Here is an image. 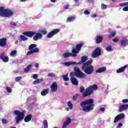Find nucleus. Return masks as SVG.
<instances>
[{
  "mask_svg": "<svg viewBox=\"0 0 128 128\" xmlns=\"http://www.w3.org/2000/svg\"><path fill=\"white\" fill-rule=\"evenodd\" d=\"M94 100L92 98L86 100L80 103V106H82V110L86 112H88L92 110L94 108Z\"/></svg>",
  "mask_w": 128,
  "mask_h": 128,
  "instance_id": "1",
  "label": "nucleus"
},
{
  "mask_svg": "<svg viewBox=\"0 0 128 128\" xmlns=\"http://www.w3.org/2000/svg\"><path fill=\"white\" fill-rule=\"evenodd\" d=\"M24 36H28V38H32L33 40L35 42L38 40H42V34L40 32H36L32 31H26L22 32Z\"/></svg>",
  "mask_w": 128,
  "mask_h": 128,
  "instance_id": "2",
  "label": "nucleus"
},
{
  "mask_svg": "<svg viewBox=\"0 0 128 128\" xmlns=\"http://www.w3.org/2000/svg\"><path fill=\"white\" fill-rule=\"evenodd\" d=\"M92 63V60H90L84 63L82 68L86 74H92L94 72V66L90 65Z\"/></svg>",
  "mask_w": 128,
  "mask_h": 128,
  "instance_id": "3",
  "label": "nucleus"
},
{
  "mask_svg": "<svg viewBox=\"0 0 128 128\" xmlns=\"http://www.w3.org/2000/svg\"><path fill=\"white\" fill-rule=\"evenodd\" d=\"M74 72H70V76H76L77 78H86V74L82 72L78 67L74 68Z\"/></svg>",
  "mask_w": 128,
  "mask_h": 128,
  "instance_id": "4",
  "label": "nucleus"
},
{
  "mask_svg": "<svg viewBox=\"0 0 128 128\" xmlns=\"http://www.w3.org/2000/svg\"><path fill=\"white\" fill-rule=\"evenodd\" d=\"M14 16V12L10 9H5L4 7H0V16L2 18H10Z\"/></svg>",
  "mask_w": 128,
  "mask_h": 128,
  "instance_id": "5",
  "label": "nucleus"
},
{
  "mask_svg": "<svg viewBox=\"0 0 128 128\" xmlns=\"http://www.w3.org/2000/svg\"><path fill=\"white\" fill-rule=\"evenodd\" d=\"M14 114L16 116L15 118L16 124H18L24 118V114H26V110H23L22 112L15 110L14 111Z\"/></svg>",
  "mask_w": 128,
  "mask_h": 128,
  "instance_id": "6",
  "label": "nucleus"
},
{
  "mask_svg": "<svg viewBox=\"0 0 128 128\" xmlns=\"http://www.w3.org/2000/svg\"><path fill=\"white\" fill-rule=\"evenodd\" d=\"M96 90H98V86H90L86 88V91L83 92L82 96L84 98H86V96H90L94 94V91Z\"/></svg>",
  "mask_w": 128,
  "mask_h": 128,
  "instance_id": "7",
  "label": "nucleus"
},
{
  "mask_svg": "<svg viewBox=\"0 0 128 128\" xmlns=\"http://www.w3.org/2000/svg\"><path fill=\"white\" fill-rule=\"evenodd\" d=\"M84 44V43L76 44V48L72 49V54H78Z\"/></svg>",
  "mask_w": 128,
  "mask_h": 128,
  "instance_id": "8",
  "label": "nucleus"
},
{
  "mask_svg": "<svg viewBox=\"0 0 128 128\" xmlns=\"http://www.w3.org/2000/svg\"><path fill=\"white\" fill-rule=\"evenodd\" d=\"M102 54V49L97 48L92 53V58H98Z\"/></svg>",
  "mask_w": 128,
  "mask_h": 128,
  "instance_id": "9",
  "label": "nucleus"
},
{
  "mask_svg": "<svg viewBox=\"0 0 128 128\" xmlns=\"http://www.w3.org/2000/svg\"><path fill=\"white\" fill-rule=\"evenodd\" d=\"M58 32H60V29L56 28L54 29L52 31L50 32L46 36L47 38H52L54 36L55 34H58Z\"/></svg>",
  "mask_w": 128,
  "mask_h": 128,
  "instance_id": "10",
  "label": "nucleus"
},
{
  "mask_svg": "<svg viewBox=\"0 0 128 128\" xmlns=\"http://www.w3.org/2000/svg\"><path fill=\"white\" fill-rule=\"evenodd\" d=\"M124 114L120 113L114 118V123L116 124L118 120H124Z\"/></svg>",
  "mask_w": 128,
  "mask_h": 128,
  "instance_id": "11",
  "label": "nucleus"
},
{
  "mask_svg": "<svg viewBox=\"0 0 128 128\" xmlns=\"http://www.w3.org/2000/svg\"><path fill=\"white\" fill-rule=\"evenodd\" d=\"M128 109V104H122L118 107L119 112H124Z\"/></svg>",
  "mask_w": 128,
  "mask_h": 128,
  "instance_id": "12",
  "label": "nucleus"
},
{
  "mask_svg": "<svg viewBox=\"0 0 128 128\" xmlns=\"http://www.w3.org/2000/svg\"><path fill=\"white\" fill-rule=\"evenodd\" d=\"M0 58L4 62H8L9 60L8 56H6L4 52L0 54Z\"/></svg>",
  "mask_w": 128,
  "mask_h": 128,
  "instance_id": "13",
  "label": "nucleus"
},
{
  "mask_svg": "<svg viewBox=\"0 0 128 128\" xmlns=\"http://www.w3.org/2000/svg\"><path fill=\"white\" fill-rule=\"evenodd\" d=\"M50 88L51 92H54L58 90V84H56V82H53L50 86Z\"/></svg>",
  "mask_w": 128,
  "mask_h": 128,
  "instance_id": "14",
  "label": "nucleus"
},
{
  "mask_svg": "<svg viewBox=\"0 0 128 128\" xmlns=\"http://www.w3.org/2000/svg\"><path fill=\"white\" fill-rule=\"evenodd\" d=\"M104 40V36H96V44H102Z\"/></svg>",
  "mask_w": 128,
  "mask_h": 128,
  "instance_id": "15",
  "label": "nucleus"
},
{
  "mask_svg": "<svg viewBox=\"0 0 128 128\" xmlns=\"http://www.w3.org/2000/svg\"><path fill=\"white\" fill-rule=\"evenodd\" d=\"M6 38H2L0 39V46L4 48L6 46Z\"/></svg>",
  "mask_w": 128,
  "mask_h": 128,
  "instance_id": "16",
  "label": "nucleus"
},
{
  "mask_svg": "<svg viewBox=\"0 0 128 128\" xmlns=\"http://www.w3.org/2000/svg\"><path fill=\"white\" fill-rule=\"evenodd\" d=\"M40 52V49L38 48H35L33 50H30L27 54L26 56H29L30 54H34L36 52Z\"/></svg>",
  "mask_w": 128,
  "mask_h": 128,
  "instance_id": "17",
  "label": "nucleus"
},
{
  "mask_svg": "<svg viewBox=\"0 0 128 128\" xmlns=\"http://www.w3.org/2000/svg\"><path fill=\"white\" fill-rule=\"evenodd\" d=\"M70 122H72V119H70V118H67L66 120L64 122L62 128H66Z\"/></svg>",
  "mask_w": 128,
  "mask_h": 128,
  "instance_id": "18",
  "label": "nucleus"
},
{
  "mask_svg": "<svg viewBox=\"0 0 128 128\" xmlns=\"http://www.w3.org/2000/svg\"><path fill=\"white\" fill-rule=\"evenodd\" d=\"M106 70V66H103L100 68H99L96 71V74H102V72H104Z\"/></svg>",
  "mask_w": 128,
  "mask_h": 128,
  "instance_id": "19",
  "label": "nucleus"
},
{
  "mask_svg": "<svg viewBox=\"0 0 128 128\" xmlns=\"http://www.w3.org/2000/svg\"><path fill=\"white\" fill-rule=\"evenodd\" d=\"M128 44V40L126 38H124L120 40V46H126Z\"/></svg>",
  "mask_w": 128,
  "mask_h": 128,
  "instance_id": "20",
  "label": "nucleus"
},
{
  "mask_svg": "<svg viewBox=\"0 0 128 128\" xmlns=\"http://www.w3.org/2000/svg\"><path fill=\"white\" fill-rule=\"evenodd\" d=\"M32 115L31 114L27 115L24 118V122H28L32 120Z\"/></svg>",
  "mask_w": 128,
  "mask_h": 128,
  "instance_id": "21",
  "label": "nucleus"
},
{
  "mask_svg": "<svg viewBox=\"0 0 128 128\" xmlns=\"http://www.w3.org/2000/svg\"><path fill=\"white\" fill-rule=\"evenodd\" d=\"M127 68H128V65H125L122 68L118 69L116 70V72L118 74H120V72H124V70H126Z\"/></svg>",
  "mask_w": 128,
  "mask_h": 128,
  "instance_id": "22",
  "label": "nucleus"
},
{
  "mask_svg": "<svg viewBox=\"0 0 128 128\" xmlns=\"http://www.w3.org/2000/svg\"><path fill=\"white\" fill-rule=\"evenodd\" d=\"M71 82H72V84L74 86H78V80L74 78H70Z\"/></svg>",
  "mask_w": 128,
  "mask_h": 128,
  "instance_id": "23",
  "label": "nucleus"
},
{
  "mask_svg": "<svg viewBox=\"0 0 128 128\" xmlns=\"http://www.w3.org/2000/svg\"><path fill=\"white\" fill-rule=\"evenodd\" d=\"M42 82H44V78H38L34 82L33 84H41Z\"/></svg>",
  "mask_w": 128,
  "mask_h": 128,
  "instance_id": "24",
  "label": "nucleus"
},
{
  "mask_svg": "<svg viewBox=\"0 0 128 128\" xmlns=\"http://www.w3.org/2000/svg\"><path fill=\"white\" fill-rule=\"evenodd\" d=\"M48 90H49L48 88L44 90L41 92V95L42 96H46V94H48Z\"/></svg>",
  "mask_w": 128,
  "mask_h": 128,
  "instance_id": "25",
  "label": "nucleus"
},
{
  "mask_svg": "<svg viewBox=\"0 0 128 128\" xmlns=\"http://www.w3.org/2000/svg\"><path fill=\"white\" fill-rule=\"evenodd\" d=\"M74 20H76L75 16H69V17H68V18L66 20V22H74Z\"/></svg>",
  "mask_w": 128,
  "mask_h": 128,
  "instance_id": "26",
  "label": "nucleus"
},
{
  "mask_svg": "<svg viewBox=\"0 0 128 128\" xmlns=\"http://www.w3.org/2000/svg\"><path fill=\"white\" fill-rule=\"evenodd\" d=\"M64 64L66 66H74V64H76V62H65Z\"/></svg>",
  "mask_w": 128,
  "mask_h": 128,
  "instance_id": "27",
  "label": "nucleus"
},
{
  "mask_svg": "<svg viewBox=\"0 0 128 128\" xmlns=\"http://www.w3.org/2000/svg\"><path fill=\"white\" fill-rule=\"evenodd\" d=\"M37 45L36 44H31L29 47V50H34V48H36Z\"/></svg>",
  "mask_w": 128,
  "mask_h": 128,
  "instance_id": "28",
  "label": "nucleus"
},
{
  "mask_svg": "<svg viewBox=\"0 0 128 128\" xmlns=\"http://www.w3.org/2000/svg\"><path fill=\"white\" fill-rule=\"evenodd\" d=\"M20 40H22L23 42H26V40H28V38L24 34L20 36Z\"/></svg>",
  "mask_w": 128,
  "mask_h": 128,
  "instance_id": "29",
  "label": "nucleus"
},
{
  "mask_svg": "<svg viewBox=\"0 0 128 128\" xmlns=\"http://www.w3.org/2000/svg\"><path fill=\"white\" fill-rule=\"evenodd\" d=\"M30 68H32V64L28 65V66L24 68V72H28L30 70Z\"/></svg>",
  "mask_w": 128,
  "mask_h": 128,
  "instance_id": "30",
  "label": "nucleus"
},
{
  "mask_svg": "<svg viewBox=\"0 0 128 128\" xmlns=\"http://www.w3.org/2000/svg\"><path fill=\"white\" fill-rule=\"evenodd\" d=\"M81 60H82V64H84V63L86 62V60H88V57L86 56H82L81 58Z\"/></svg>",
  "mask_w": 128,
  "mask_h": 128,
  "instance_id": "31",
  "label": "nucleus"
},
{
  "mask_svg": "<svg viewBox=\"0 0 128 128\" xmlns=\"http://www.w3.org/2000/svg\"><path fill=\"white\" fill-rule=\"evenodd\" d=\"M43 124L44 126V128H48V120H44Z\"/></svg>",
  "mask_w": 128,
  "mask_h": 128,
  "instance_id": "32",
  "label": "nucleus"
},
{
  "mask_svg": "<svg viewBox=\"0 0 128 128\" xmlns=\"http://www.w3.org/2000/svg\"><path fill=\"white\" fill-rule=\"evenodd\" d=\"M62 78L64 82H68V80H70V78H68V75H63Z\"/></svg>",
  "mask_w": 128,
  "mask_h": 128,
  "instance_id": "33",
  "label": "nucleus"
},
{
  "mask_svg": "<svg viewBox=\"0 0 128 128\" xmlns=\"http://www.w3.org/2000/svg\"><path fill=\"white\" fill-rule=\"evenodd\" d=\"M64 58H68V56H71V53L66 52L63 54Z\"/></svg>",
  "mask_w": 128,
  "mask_h": 128,
  "instance_id": "34",
  "label": "nucleus"
},
{
  "mask_svg": "<svg viewBox=\"0 0 128 128\" xmlns=\"http://www.w3.org/2000/svg\"><path fill=\"white\" fill-rule=\"evenodd\" d=\"M108 8V6L104 4H101V8L102 10H106Z\"/></svg>",
  "mask_w": 128,
  "mask_h": 128,
  "instance_id": "35",
  "label": "nucleus"
},
{
  "mask_svg": "<svg viewBox=\"0 0 128 128\" xmlns=\"http://www.w3.org/2000/svg\"><path fill=\"white\" fill-rule=\"evenodd\" d=\"M6 92H9V94H10V92H12V89L10 88V86H6Z\"/></svg>",
  "mask_w": 128,
  "mask_h": 128,
  "instance_id": "36",
  "label": "nucleus"
},
{
  "mask_svg": "<svg viewBox=\"0 0 128 128\" xmlns=\"http://www.w3.org/2000/svg\"><path fill=\"white\" fill-rule=\"evenodd\" d=\"M128 6V2H123L120 4V6Z\"/></svg>",
  "mask_w": 128,
  "mask_h": 128,
  "instance_id": "37",
  "label": "nucleus"
},
{
  "mask_svg": "<svg viewBox=\"0 0 128 128\" xmlns=\"http://www.w3.org/2000/svg\"><path fill=\"white\" fill-rule=\"evenodd\" d=\"M2 124H6L8 122V121L7 120L4 119V118H2Z\"/></svg>",
  "mask_w": 128,
  "mask_h": 128,
  "instance_id": "38",
  "label": "nucleus"
},
{
  "mask_svg": "<svg viewBox=\"0 0 128 128\" xmlns=\"http://www.w3.org/2000/svg\"><path fill=\"white\" fill-rule=\"evenodd\" d=\"M48 76H50L51 78H55L56 74L54 73H49L48 74Z\"/></svg>",
  "mask_w": 128,
  "mask_h": 128,
  "instance_id": "39",
  "label": "nucleus"
},
{
  "mask_svg": "<svg viewBox=\"0 0 128 128\" xmlns=\"http://www.w3.org/2000/svg\"><path fill=\"white\" fill-rule=\"evenodd\" d=\"M68 106L70 108V109L72 110V109L73 106H72V102H70V101H69L68 102Z\"/></svg>",
  "mask_w": 128,
  "mask_h": 128,
  "instance_id": "40",
  "label": "nucleus"
},
{
  "mask_svg": "<svg viewBox=\"0 0 128 128\" xmlns=\"http://www.w3.org/2000/svg\"><path fill=\"white\" fill-rule=\"evenodd\" d=\"M106 50L107 52H112V46H108Z\"/></svg>",
  "mask_w": 128,
  "mask_h": 128,
  "instance_id": "41",
  "label": "nucleus"
},
{
  "mask_svg": "<svg viewBox=\"0 0 128 128\" xmlns=\"http://www.w3.org/2000/svg\"><path fill=\"white\" fill-rule=\"evenodd\" d=\"M22 80V76H18L15 78L16 82H20Z\"/></svg>",
  "mask_w": 128,
  "mask_h": 128,
  "instance_id": "42",
  "label": "nucleus"
},
{
  "mask_svg": "<svg viewBox=\"0 0 128 128\" xmlns=\"http://www.w3.org/2000/svg\"><path fill=\"white\" fill-rule=\"evenodd\" d=\"M116 32H112V33L110 34L109 35V36L110 38H114V36H116Z\"/></svg>",
  "mask_w": 128,
  "mask_h": 128,
  "instance_id": "43",
  "label": "nucleus"
},
{
  "mask_svg": "<svg viewBox=\"0 0 128 128\" xmlns=\"http://www.w3.org/2000/svg\"><path fill=\"white\" fill-rule=\"evenodd\" d=\"M112 42H120V39L116 38H114Z\"/></svg>",
  "mask_w": 128,
  "mask_h": 128,
  "instance_id": "44",
  "label": "nucleus"
},
{
  "mask_svg": "<svg viewBox=\"0 0 128 128\" xmlns=\"http://www.w3.org/2000/svg\"><path fill=\"white\" fill-rule=\"evenodd\" d=\"M80 92H84V86H80Z\"/></svg>",
  "mask_w": 128,
  "mask_h": 128,
  "instance_id": "45",
  "label": "nucleus"
},
{
  "mask_svg": "<svg viewBox=\"0 0 128 128\" xmlns=\"http://www.w3.org/2000/svg\"><path fill=\"white\" fill-rule=\"evenodd\" d=\"M78 94H75L73 96V100H76V98H78Z\"/></svg>",
  "mask_w": 128,
  "mask_h": 128,
  "instance_id": "46",
  "label": "nucleus"
},
{
  "mask_svg": "<svg viewBox=\"0 0 128 128\" xmlns=\"http://www.w3.org/2000/svg\"><path fill=\"white\" fill-rule=\"evenodd\" d=\"M38 78V74H34L33 75V78H34V80H37Z\"/></svg>",
  "mask_w": 128,
  "mask_h": 128,
  "instance_id": "47",
  "label": "nucleus"
},
{
  "mask_svg": "<svg viewBox=\"0 0 128 128\" xmlns=\"http://www.w3.org/2000/svg\"><path fill=\"white\" fill-rule=\"evenodd\" d=\"M84 14H90V11H88V10H86L84 12Z\"/></svg>",
  "mask_w": 128,
  "mask_h": 128,
  "instance_id": "48",
  "label": "nucleus"
},
{
  "mask_svg": "<svg viewBox=\"0 0 128 128\" xmlns=\"http://www.w3.org/2000/svg\"><path fill=\"white\" fill-rule=\"evenodd\" d=\"M16 54V50H14V51H12L10 53L11 56H14Z\"/></svg>",
  "mask_w": 128,
  "mask_h": 128,
  "instance_id": "49",
  "label": "nucleus"
},
{
  "mask_svg": "<svg viewBox=\"0 0 128 128\" xmlns=\"http://www.w3.org/2000/svg\"><path fill=\"white\" fill-rule=\"evenodd\" d=\"M122 10H124V12H128V6H126L125 8H123Z\"/></svg>",
  "mask_w": 128,
  "mask_h": 128,
  "instance_id": "50",
  "label": "nucleus"
},
{
  "mask_svg": "<svg viewBox=\"0 0 128 128\" xmlns=\"http://www.w3.org/2000/svg\"><path fill=\"white\" fill-rule=\"evenodd\" d=\"M10 26H16V24L14 23V22H11L10 23Z\"/></svg>",
  "mask_w": 128,
  "mask_h": 128,
  "instance_id": "51",
  "label": "nucleus"
},
{
  "mask_svg": "<svg viewBox=\"0 0 128 128\" xmlns=\"http://www.w3.org/2000/svg\"><path fill=\"white\" fill-rule=\"evenodd\" d=\"M120 126H122V123H119L116 128H120Z\"/></svg>",
  "mask_w": 128,
  "mask_h": 128,
  "instance_id": "52",
  "label": "nucleus"
},
{
  "mask_svg": "<svg viewBox=\"0 0 128 128\" xmlns=\"http://www.w3.org/2000/svg\"><path fill=\"white\" fill-rule=\"evenodd\" d=\"M122 102L124 104H126V102H128V99H124L122 100Z\"/></svg>",
  "mask_w": 128,
  "mask_h": 128,
  "instance_id": "53",
  "label": "nucleus"
},
{
  "mask_svg": "<svg viewBox=\"0 0 128 128\" xmlns=\"http://www.w3.org/2000/svg\"><path fill=\"white\" fill-rule=\"evenodd\" d=\"M41 32L44 34H48V32H46V30H42L41 31Z\"/></svg>",
  "mask_w": 128,
  "mask_h": 128,
  "instance_id": "54",
  "label": "nucleus"
},
{
  "mask_svg": "<svg viewBox=\"0 0 128 128\" xmlns=\"http://www.w3.org/2000/svg\"><path fill=\"white\" fill-rule=\"evenodd\" d=\"M106 108H101L100 109H99V110L101 112H104V110Z\"/></svg>",
  "mask_w": 128,
  "mask_h": 128,
  "instance_id": "55",
  "label": "nucleus"
},
{
  "mask_svg": "<svg viewBox=\"0 0 128 128\" xmlns=\"http://www.w3.org/2000/svg\"><path fill=\"white\" fill-rule=\"evenodd\" d=\"M76 54H77L71 53V56H74V57L76 56H78Z\"/></svg>",
  "mask_w": 128,
  "mask_h": 128,
  "instance_id": "56",
  "label": "nucleus"
},
{
  "mask_svg": "<svg viewBox=\"0 0 128 128\" xmlns=\"http://www.w3.org/2000/svg\"><path fill=\"white\" fill-rule=\"evenodd\" d=\"M69 6L68 5H66L64 6V8L65 9V10H68V8H69Z\"/></svg>",
  "mask_w": 128,
  "mask_h": 128,
  "instance_id": "57",
  "label": "nucleus"
},
{
  "mask_svg": "<svg viewBox=\"0 0 128 128\" xmlns=\"http://www.w3.org/2000/svg\"><path fill=\"white\" fill-rule=\"evenodd\" d=\"M91 16L92 18H96L98 16V15L94 14L92 15H91Z\"/></svg>",
  "mask_w": 128,
  "mask_h": 128,
  "instance_id": "58",
  "label": "nucleus"
},
{
  "mask_svg": "<svg viewBox=\"0 0 128 128\" xmlns=\"http://www.w3.org/2000/svg\"><path fill=\"white\" fill-rule=\"evenodd\" d=\"M64 86H68V82H65L64 83Z\"/></svg>",
  "mask_w": 128,
  "mask_h": 128,
  "instance_id": "59",
  "label": "nucleus"
},
{
  "mask_svg": "<svg viewBox=\"0 0 128 128\" xmlns=\"http://www.w3.org/2000/svg\"><path fill=\"white\" fill-rule=\"evenodd\" d=\"M35 67L36 68H38V63H36V64H35Z\"/></svg>",
  "mask_w": 128,
  "mask_h": 128,
  "instance_id": "60",
  "label": "nucleus"
},
{
  "mask_svg": "<svg viewBox=\"0 0 128 128\" xmlns=\"http://www.w3.org/2000/svg\"><path fill=\"white\" fill-rule=\"evenodd\" d=\"M18 44V41L17 40L15 42V44Z\"/></svg>",
  "mask_w": 128,
  "mask_h": 128,
  "instance_id": "61",
  "label": "nucleus"
},
{
  "mask_svg": "<svg viewBox=\"0 0 128 128\" xmlns=\"http://www.w3.org/2000/svg\"><path fill=\"white\" fill-rule=\"evenodd\" d=\"M52 2H56V0H51Z\"/></svg>",
  "mask_w": 128,
  "mask_h": 128,
  "instance_id": "62",
  "label": "nucleus"
},
{
  "mask_svg": "<svg viewBox=\"0 0 128 128\" xmlns=\"http://www.w3.org/2000/svg\"><path fill=\"white\" fill-rule=\"evenodd\" d=\"M74 2H78V0H74Z\"/></svg>",
  "mask_w": 128,
  "mask_h": 128,
  "instance_id": "63",
  "label": "nucleus"
},
{
  "mask_svg": "<svg viewBox=\"0 0 128 128\" xmlns=\"http://www.w3.org/2000/svg\"><path fill=\"white\" fill-rule=\"evenodd\" d=\"M70 108H66V110H70Z\"/></svg>",
  "mask_w": 128,
  "mask_h": 128,
  "instance_id": "64",
  "label": "nucleus"
}]
</instances>
